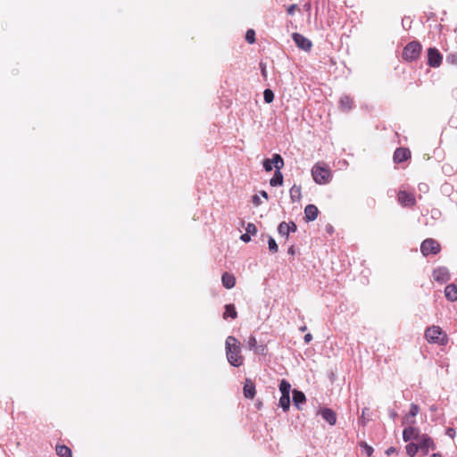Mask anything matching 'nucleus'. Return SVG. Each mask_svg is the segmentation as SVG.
Here are the masks:
<instances>
[{
	"mask_svg": "<svg viewBox=\"0 0 457 457\" xmlns=\"http://www.w3.org/2000/svg\"><path fill=\"white\" fill-rule=\"evenodd\" d=\"M445 295L451 302L457 301V287L454 284H449L445 288Z\"/></svg>",
	"mask_w": 457,
	"mask_h": 457,
	"instance_id": "nucleus-19",
	"label": "nucleus"
},
{
	"mask_svg": "<svg viewBox=\"0 0 457 457\" xmlns=\"http://www.w3.org/2000/svg\"><path fill=\"white\" fill-rule=\"evenodd\" d=\"M287 225H288L289 233L296 231L297 227L295 222L291 221V222L287 223Z\"/></svg>",
	"mask_w": 457,
	"mask_h": 457,
	"instance_id": "nucleus-40",
	"label": "nucleus"
},
{
	"mask_svg": "<svg viewBox=\"0 0 457 457\" xmlns=\"http://www.w3.org/2000/svg\"><path fill=\"white\" fill-rule=\"evenodd\" d=\"M243 394L244 396L248 399H253L255 396V385L250 378H245V380Z\"/></svg>",
	"mask_w": 457,
	"mask_h": 457,
	"instance_id": "nucleus-13",
	"label": "nucleus"
},
{
	"mask_svg": "<svg viewBox=\"0 0 457 457\" xmlns=\"http://www.w3.org/2000/svg\"><path fill=\"white\" fill-rule=\"evenodd\" d=\"M240 238H241V240H242V241H244V242H245V243H247V242H249V241L251 240V237H250V235H249L248 233H246V232H245V234H243V235L240 237Z\"/></svg>",
	"mask_w": 457,
	"mask_h": 457,
	"instance_id": "nucleus-41",
	"label": "nucleus"
},
{
	"mask_svg": "<svg viewBox=\"0 0 457 457\" xmlns=\"http://www.w3.org/2000/svg\"><path fill=\"white\" fill-rule=\"evenodd\" d=\"M297 9V4H291L287 7V12L289 15H293Z\"/></svg>",
	"mask_w": 457,
	"mask_h": 457,
	"instance_id": "nucleus-38",
	"label": "nucleus"
},
{
	"mask_svg": "<svg viewBox=\"0 0 457 457\" xmlns=\"http://www.w3.org/2000/svg\"><path fill=\"white\" fill-rule=\"evenodd\" d=\"M245 231L249 235H255L257 233V228L253 223H248L245 227Z\"/></svg>",
	"mask_w": 457,
	"mask_h": 457,
	"instance_id": "nucleus-34",
	"label": "nucleus"
},
{
	"mask_svg": "<svg viewBox=\"0 0 457 457\" xmlns=\"http://www.w3.org/2000/svg\"><path fill=\"white\" fill-rule=\"evenodd\" d=\"M397 200L403 207H412L416 204L414 195L406 191H400L397 195Z\"/></svg>",
	"mask_w": 457,
	"mask_h": 457,
	"instance_id": "nucleus-6",
	"label": "nucleus"
},
{
	"mask_svg": "<svg viewBox=\"0 0 457 457\" xmlns=\"http://www.w3.org/2000/svg\"><path fill=\"white\" fill-rule=\"evenodd\" d=\"M257 339L254 336H251L249 337L248 338V347L249 349L251 350H254V348H256L257 346Z\"/></svg>",
	"mask_w": 457,
	"mask_h": 457,
	"instance_id": "nucleus-35",
	"label": "nucleus"
},
{
	"mask_svg": "<svg viewBox=\"0 0 457 457\" xmlns=\"http://www.w3.org/2000/svg\"><path fill=\"white\" fill-rule=\"evenodd\" d=\"M368 411L367 408H364L361 412V420L363 419V415H365L366 411Z\"/></svg>",
	"mask_w": 457,
	"mask_h": 457,
	"instance_id": "nucleus-50",
	"label": "nucleus"
},
{
	"mask_svg": "<svg viewBox=\"0 0 457 457\" xmlns=\"http://www.w3.org/2000/svg\"><path fill=\"white\" fill-rule=\"evenodd\" d=\"M268 245H269V250L272 253H275L278 252V245L273 237H269Z\"/></svg>",
	"mask_w": 457,
	"mask_h": 457,
	"instance_id": "nucleus-32",
	"label": "nucleus"
},
{
	"mask_svg": "<svg viewBox=\"0 0 457 457\" xmlns=\"http://www.w3.org/2000/svg\"><path fill=\"white\" fill-rule=\"evenodd\" d=\"M292 37H293V40L295 41V45L302 50L308 52L312 49V44L311 40H309L307 37H305L302 34L294 33Z\"/></svg>",
	"mask_w": 457,
	"mask_h": 457,
	"instance_id": "nucleus-7",
	"label": "nucleus"
},
{
	"mask_svg": "<svg viewBox=\"0 0 457 457\" xmlns=\"http://www.w3.org/2000/svg\"><path fill=\"white\" fill-rule=\"evenodd\" d=\"M322 418L330 425H335L337 422L336 412L328 408H325L320 411Z\"/></svg>",
	"mask_w": 457,
	"mask_h": 457,
	"instance_id": "nucleus-17",
	"label": "nucleus"
},
{
	"mask_svg": "<svg viewBox=\"0 0 457 457\" xmlns=\"http://www.w3.org/2000/svg\"><path fill=\"white\" fill-rule=\"evenodd\" d=\"M272 162L274 164V167L276 168V170H281V169L284 167V161L283 158L278 154H275L272 156Z\"/></svg>",
	"mask_w": 457,
	"mask_h": 457,
	"instance_id": "nucleus-26",
	"label": "nucleus"
},
{
	"mask_svg": "<svg viewBox=\"0 0 457 457\" xmlns=\"http://www.w3.org/2000/svg\"><path fill=\"white\" fill-rule=\"evenodd\" d=\"M403 438L405 442H408L411 439H419V429L412 427L411 425H409V427L404 428L403 432Z\"/></svg>",
	"mask_w": 457,
	"mask_h": 457,
	"instance_id": "nucleus-14",
	"label": "nucleus"
},
{
	"mask_svg": "<svg viewBox=\"0 0 457 457\" xmlns=\"http://www.w3.org/2000/svg\"><path fill=\"white\" fill-rule=\"evenodd\" d=\"M455 434H456V432H455V429H454V428H448L446 429V435H447L448 436H450L451 438H454Z\"/></svg>",
	"mask_w": 457,
	"mask_h": 457,
	"instance_id": "nucleus-39",
	"label": "nucleus"
},
{
	"mask_svg": "<svg viewBox=\"0 0 457 457\" xmlns=\"http://www.w3.org/2000/svg\"><path fill=\"white\" fill-rule=\"evenodd\" d=\"M273 162H272V158L271 159H265L263 161V168L266 171H271L272 169H273Z\"/></svg>",
	"mask_w": 457,
	"mask_h": 457,
	"instance_id": "nucleus-33",
	"label": "nucleus"
},
{
	"mask_svg": "<svg viewBox=\"0 0 457 457\" xmlns=\"http://www.w3.org/2000/svg\"><path fill=\"white\" fill-rule=\"evenodd\" d=\"M353 99L349 96H343L339 100V108L343 112H349L353 107Z\"/></svg>",
	"mask_w": 457,
	"mask_h": 457,
	"instance_id": "nucleus-16",
	"label": "nucleus"
},
{
	"mask_svg": "<svg viewBox=\"0 0 457 457\" xmlns=\"http://www.w3.org/2000/svg\"><path fill=\"white\" fill-rule=\"evenodd\" d=\"M287 252H288L289 254H294L295 253L294 246L289 247Z\"/></svg>",
	"mask_w": 457,
	"mask_h": 457,
	"instance_id": "nucleus-47",
	"label": "nucleus"
},
{
	"mask_svg": "<svg viewBox=\"0 0 457 457\" xmlns=\"http://www.w3.org/2000/svg\"><path fill=\"white\" fill-rule=\"evenodd\" d=\"M226 355L230 365L234 367L243 365L244 356L241 354V344L232 336L228 337L226 339Z\"/></svg>",
	"mask_w": 457,
	"mask_h": 457,
	"instance_id": "nucleus-1",
	"label": "nucleus"
},
{
	"mask_svg": "<svg viewBox=\"0 0 457 457\" xmlns=\"http://www.w3.org/2000/svg\"><path fill=\"white\" fill-rule=\"evenodd\" d=\"M312 340V336L311 334H306L304 336V342L305 343H310Z\"/></svg>",
	"mask_w": 457,
	"mask_h": 457,
	"instance_id": "nucleus-43",
	"label": "nucleus"
},
{
	"mask_svg": "<svg viewBox=\"0 0 457 457\" xmlns=\"http://www.w3.org/2000/svg\"><path fill=\"white\" fill-rule=\"evenodd\" d=\"M319 210L314 204H308L304 208V218L307 221H313L317 219Z\"/></svg>",
	"mask_w": 457,
	"mask_h": 457,
	"instance_id": "nucleus-15",
	"label": "nucleus"
},
{
	"mask_svg": "<svg viewBox=\"0 0 457 457\" xmlns=\"http://www.w3.org/2000/svg\"><path fill=\"white\" fill-rule=\"evenodd\" d=\"M397 417V413L395 411L391 412V418L395 420Z\"/></svg>",
	"mask_w": 457,
	"mask_h": 457,
	"instance_id": "nucleus-49",
	"label": "nucleus"
},
{
	"mask_svg": "<svg viewBox=\"0 0 457 457\" xmlns=\"http://www.w3.org/2000/svg\"><path fill=\"white\" fill-rule=\"evenodd\" d=\"M419 449V445L414 443H410L406 445V453L410 457L415 456Z\"/></svg>",
	"mask_w": 457,
	"mask_h": 457,
	"instance_id": "nucleus-28",
	"label": "nucleus"
},
{
	"mask_svg": "<svg viewBox=\"0 0 457 457\" xmlns=\"http://www.w3.org/2000/svg\"><path fill=\"white\" fill-rule=\"evenodd\" d=\"M261 67H262V74L264 78L267 77V70H266V67L265 65H263L262 63H261Z\"/></svg>",
	"mask_w": 457,
	"mask_h": 457,
	"instance_id": "nucleus-44",
	"label": "nucleus"
},
{
	"mask_svg": "<svg viewBox=\"0 0 457 457\" xmlns=\"http://www.w3.org/2000/svg\"><path fill=\"white\" fill-rule=\"evenodd\" d=\"M254 351L256 353H259V354H266L267 346L266 345H257L256 348H254Z\"/></svg>",
	"mask_w": 457,
	"mask_h": 457,
	"instance_id": "nucleus-36",
	"label": "nucleus"
},
{
	"mask_svg": "<svg viewBox=\"0 0 457 457\" xmlns=\"http://www.w3.org/2000/svg\"><path fill=\"white\" fill-rule=\"evenodd\" d=\"M237 317V312L234 304H227L225 306V312L223 313V319L232 318L236 319Z\"/></svg>",
	"mask_w": 457,
	"mask_h": 457,
	"instance_id": "nucleus-23",
	"label": "nucleus"
},
{
	"mask_svg": "<svg viewBox=\"0 0 457 457\" xmlns=\"http://www.w3.org/2000/svg\"><path fill=\"white\" fill-rule=\"evenodd\" d=\"M279 406L283 409L284 411H287L290 407V396L281 395L279 399Z\"/></svg>",
	"mask_w": 457,
	"mask_h": 457,
	"instance_id": "nucleus-27",
	"label": "nucleus"
},
{
	"mask_svg": "<svg viewBox=\"0 0 457 457\" xmlns=\"http://www.w3.org/2000/svg\"><path fill=\"white\" fill-rule=\"evenodd\" d=\"M395 449L394 447H389V448L386 451V453L387 455H390V454H392V453H395Z\"/></svg>",
	"mask_w": 457,
	"mask_h": 457,
	"instance_id": "nucleus-45",
	"label": "nucleus"
},
{
	"mask_svg": "<svg viewBox=\"0 0 457 457\" xmlns=\"http://www.w3.org/2000/svg\"><path fill=\"white\" fill-rule=\"evenodd\" d=\"M263 99H264V102L267 103V104H270L273 102L274 100V93L271 89H265L264 92H263Z\"/></svg>",
	"mask_w": 457,
	"mask_h": 457,
	"instance_id": "nucleus-29",
	"label": "nucleus"
},
{
	"mask_svg": "<svg viewBox=\"0 0 457 457\" xmlns=\"http://www.w3.org/2000/svg\"><path fill=\"white\" fill-rule=\"evenodd\" d=\"M433 279L439 283H445L450 279V272L445 267H438L433 270Z\"/></svg>",
	"mask_w": 457,
	"mask_h": 457,
	"instance_id": "nucleus-10",
	"label": "nucleus"
},
{
	"mask_svg": "<svg viewBox=\"0 0 457 457\" xmlns=\"http://www.w3.org/2000/svg\"><path fill=\"white\" fill-rule=\"evenodd\" d=\"M245 40L249 44H253L255 42V31L253 29H250L246 31Z\"/></svg>",
	"mask_w": 457,
	"mask_h": 457,
	"instance_id": "nucleus-31",
	"label": "nucleus"
},
{
	"mask_svg": "<svg viewBox=\"0 0 457 457\" xmlns=\"http://www.w3.org/2000/svg\"><path fill=\"white\" fill-rule=\"evenodd\" d=\"M312 176L317 184L325 185L330 182L332 172L326 163L317 162L312 169Z\"/></svg>",
	"mask_w": 457,
	"mask_h": 457,
	"instance_id": "nucleus-2",
	"label": "nucleus"
},
{
	"mask_svg": "<svg viewBox=\"0 0 457 457\" xmlns=\"http://www.w3.org/2000/svg\"><path fill=\"white\" fill-rule=\"evenodd\" d=\"M305 329H306V327H303V328H301V330H302V331H305Z\"/></svg>",
	"mask_w": 457,
	"mask_h": 457,
	"instance_id": "nucleus-52",
	"label": "nucleus"
},
{
	"mask_svg": "<svg viewBox=\"0 0 457 457\" xmlns=\"http://www.w3.org/2000/svg\"><path fill=\"white\" fill-rule=\"evenodd\" d=\"M421 53V45L418 41H411L406 45L403 51V58L406 62L417 60Z\"/></svg>",
	"mask_w": 457,
	"mask_h": 457,
	"instance_id": "nucleus-4",
	"label": "nucleus"
},
{
	"mask_svg": "<svg viewBox=\"0 0 457 457\" xmlns=\"http://www.w3.org/2000/svg\"><path fill=\"white\" fill-rule=\"evenodd\" d=\"M222 285L224 287L230 289L236 285V278L233 274L224 272L221 277Z\"/></svg>",
	"mask_w": 457,
	"mask_h": 457,
	"instance_id": "nucleus-18",
	"label": "nucleus"
},
{
	"mask_svg": "<svg viewBox=\"0 0 457 457\" xmlns=\"http://www.w3.org/2000/svg\"><path fill=\"white\" fill-rule=\"evenodd\" d=\"M292 202H299L302 197V188L300 186L294 185L289 191Z\"/></svg>",
	"mask_w": 457,
	"mask_h": 457,
	"instance_id": "nucleus-21",
	"label": "nucleus"
},
{
	"mask_svg": "<svg viewBox=\"0 0 457 457\" xmlns=\"http://www.w3.org/2000/svg\"><path fill=\"white\" fill-rule=\"evenodd\" d=\"M440 251V244L433 238H427L420 245V252L424 256L437 254Z\"/></svg>",
	"mask_w": 457,
	"mask_h": 457,
	"instance_id": "nucleus-5",
	"label": "nucleus"
},
{
	"mask_svg": "<svg viewBox=\"0 0 457 457\" xmlns=\"http://www.w3.org/2000/svg\"><path fill=\"white\" fill-rule=\"evenodd\" d=\"M425 338L429 344L444 345L447 343V336L439 326H431L425 330Z\"/></svg>",
	"mask_w": 457,
	"mask_h": 457,
	"instance_id": "nucleus-3",
	"label": "nucleus"
},
{
	"mask_svg": "<svg viewBox=\"0 0 457 457\" xmlns=\"http://www.w3.org/2000/svg\"><path fill=\"white\" fill-rule=\"evenodd\" d=\"M271 187L281 186L283 184V174L279 170H275L274 176L270 179Z\"/></svg>",
	"mask_w": 457,
	"mask_h": 457,
	"instance_id": "nucleus-24",
	"label": "nucleus"
},
{
	"mask_svg": "<svg viewBox=\"0 0 457 457\" xmlns=\"http://www.w3.org/2000/svg\"><path fill=\"white\" fill-rule=\"evenodd\" d=\"M261 195L262 197H264L265 199H268V194L266 191H261Z\"/></svg>",
	"mask_w": 457,
	"mask_h": 457,
	"instance_id": "nucleus-46",
	"label": "nucleus"
},
{
	"mask_svg": "<svg viewBox=\"0 0 457 457\" xmlns=\"http://www.w3.org/2000/svg\"><path fill=\"white\" fill-rule=\"evenodd\" d=\"M430 457H442L440 453H433Z\"/></svg>",
	"mask_w": 457,
	"mask_h": 457,
	"instance_id": "nucleus-51",
	"label": "nucleus"
},
{
	"mask_svg": "<svg viewBox=\"0 0 457 457\" xmlns=\"http://www.w3.org/2000/svg\"><path fill=\"white\" fill-rule=\"evenodd\" d=\"M419 411H420V407L415 403H411L409 412L403 419V425L414 424L415 423L414 418L419 413Z\"/></svg>",
	"mask_w": 457,
	"mask_h": 457,
	"instance_id": "nucleus-12",
	"label": "nucleus"
},
{
	"mask_svg": "<svg viewBox=\"0 0 457 457\" xmlns=\"http://www.w3.org/2000/svg\"><path fill=\"white\" fill-rule=\"evenodd\" d=\"M306 401L305 395L303 392L298 390L293 391V403L294 405L299 408V404L303 403Z\"/></svg>",
	"mask_w": 457,
	"mask_h": 457,
	"instance_id": "nucleus-22",
	"label": "nucleus"
},
{
	"mask_svg": "<svg viewBox=\"0 0 457 457\" xmlns=\"http://www.w3.org/2000/svg\"><path fill=\"white\" fill-rule=\"evenodd\" d=\"M278 233L282 236H286L287 237H288L289 235V231H288V225L287 222L283 221L281 222L279 225H278Z\"/></svg>",
	"mask_w": 457,
	"mask_h": 457,
	"instance_id": "nucleus-30",
	"label": "nucleus"
},
{
	"mask_svg": "<svg viewBox=\"0 0 457 457\" xmlns=\"http://www.w3.org/2000/svg\"><path fill=\"white\" fill-rule=\"evenodd\" d=\"M419 440V447L423 453L424 455L428 454L430 449H435L436 445L431 437L428 435L424 434L420 436Z\"/></svg>",
	"mask_w": 457,
	"mask_h": 457,
	"instance_id": "nucleus-8",
	"label": "nucleus"
},
{
	"mask_svg": "<svg viewBox=\"0 0 457 457\" xmlns=\"http://www.w3.org/2000/svg\"><path fill=\"white\" fill-rule=\"evenodd\" d=\"M56 454L60 457H72V452L70 447L64 445L55 446Z\"/></svg>",
	"mask_w": 457,
	"mask_h": 457,
	"instance_id": "nucleus-20",
	"label": "nucleus"
},
{
	"mask_svg": "<svg viewBox=\"0 0 457 457\" xmlns=\"http://www.w3.org/2000/svg\"><path fill=\"white\" fill-rule=\"evenodd\" d=\"M411 151L405 147H399L394 153V162L395 163H401L411 158Z\"/></svg>",
	"mask_w": 457,
	"mask_h": 457,
	"instance_id": "nucleus-11",
	"label": "nucleus"
},
{
	"mask_svg": "<svg viewBox=\"0 0 457 457\" xmlns=\"http://www.w3.org/2000/svg\"><path fill=\"white\" fill-rule=\"evenodd\" d=\"M279 390L281 392V395H289L291 390V385L286 379H282L279 384Z\"/></svg>",
	"mask_w": 457,
	"mask_h": 457,
	"instance_id": "nucleus-25",
	"label": "nucleus"
},
{
	"mask_svg": "<svg viewBox=\"0 0 457 457\" xmlns=\"http://www.w3.org/2000/svg\"><path fill=\"white\" fill-rule=\"evenodd\" d=\"M253 203L255 204V205H260L261 204V200L259 198L258 195H253Z\"/></svg>",
	"mask_w": 457,
	"mask_h": 457,
	"instance_id": "nucleus-42",
	"label": "nucleus"
},
{
	"mask_svg": "<svg viewBox=\"0 0 457 457\" xmlns=\"http://www.w3.org/2000/svg\"><path fill=\"white\" fill-rule=\"evenodd\" d=\"M363 418H366V415H363ZM360 423L364 426L366 424L365 419L361 420V418L360 419Z\"/></svg>",
	"mask_w": 457,
	"mask_h": 457,
	"instance_id": "nucleus-48",
	"label": "nucleus"
},
{
	"mask_svg": "<svg viewBox=\"0 0 457 457\" xmlns=\"http://www.w3.org/2000/svg\"><path fill=\"white\" fill-rule=\"evenodd\" d=\"M443 57L439 51L436 48L428 50V64L430 67H438L442 62Z\"/></svg>",
	"mask_w": 457,
	"mask_h": 457,
	"instance_id": "nucleus-9",
	"label": "nucleus"
},
{
	"mask_svg": "<svg viewBox=\"0 0 457 457\" xmlns=\"http://www.w3.org/2000/svg\"><path fill=\"white\" fill-rule=\"evenodd\" d=\"M361 445L363 446L366 454L370 457L373 453V448L370 445H368L366 443H362Z\"/></svg>",
	"mask_w": 457,
	"mask_h": 457,
	"instance_id": "nucleus-37",
	"label": "nucleus"
}]
</instances>
